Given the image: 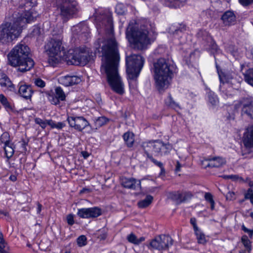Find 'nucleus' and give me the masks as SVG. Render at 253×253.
Here are the masks:
<instances>
[{
	"label": "nucleus",
	"instance_id": "obj_1",
	"mask_svg": "<svg viewBox=\"0 0 253 253\" xmlns=\"http://www.w3.org/2000/svg\"><path fill=\"white\" fill-rule=\"evenodd\" d=\"M101 71L106 74L108 84L116 93L122 95L125 92L124 85L118 73L119 54L117 43L114 39H109L102 47Z\"/></svg>",
	"mask_w": 253,
	"mask_h": 253
},
{
	"label": "nucleus",
	"instance_id": "obj_2",
	"mask_svg": "<svg viewBox=\"0 0 253 253\" xmlns=\"http://www.w3.org/2000/svg\"><path fill=\"white\" fill-rule=\"evenodd\" d=\"M150 25L145 21H129L126 29V38L135 49L143 50L150 43L148 30Z\"/></svg>",
	"mask_w": 253,
	"mask_h": 253
},
{
	"label": "nucleus",
	"instance_id": "obj_3",
	"mask_svg": "<svg viewBox=\"0 0 253 253\" xmlns=\"http://www.w3.org/2000/svg\"><path fill=\"white\" fill-rule=\"evenodd\" d=\"M29 54V47L25 43H18L8 54V63L13 67H18V71L20 72L29 71L34 66V62Z\"/></svg>",
	"mask_w": 253,
	"mask_h": 253
},
{
	"label": "nucleus",
	"instance_id": "obj_4",
	"mask_svg": "<svg viewBox=\"0 0 253 253\" xmlns=\"http://www.w3.org/2000/svg\"><path fill=\"white\" fill-rule=\"evenodd\" d=\"M27 17L16 18L13 23L5 22L0 26V42L3 44L11 42L20 35L22 28L26 23H31L34 17L28 12Z\"/></svg>",
	"mask_w": 253,
	"mask_h": 253
},
{
	"label": "nucleus",
	"instance_id": "obj_5",
	"mask_svg": "<svg viewBox=\"0 0 253 253\" xmlns=\"http://www.w3.org/2000/svg\"><path fill=\"white\" fill-rule=\"evenodd\" d=\"M155 79L159 90L167 88L172 79L174 67L169 59L160 58L154 64Z\"/></svg>",
	"mask_w": 253,
	"mask_h": 253
},
{
	"label": "nucleus",
	"instance_id": "obj_6",
	"mask_svg": "<svg viewBox=\"0 0 253 253\" xmlns=\"http://www.w3.org/2000/svg\"><path fill=\"white\" fill-rule=\"evenodd\" d=\"M61 34L57 36L53 35L45 45V52L48 56V62L53 67L56 66L61 61V52L64 51Z\"/></svg>",
	"mask_w": 253,
	"mask_h": 253
},
{
	"label": "nucleus",
	"instance_id": "obj_7",
	"mask_svg": "<svg viewBox=\"0 0 253 253\" xmlns=\"http://www.w3.org/2000/svg\"><path fill=\"white\" fill-rule=\"evenodd\" d=\"M141 147L144 152L152 151L156 156L168 155L173 148L171 144L164 143L160 140L143 142Z\"/></svg>",
	"mask_w": 253,
	"mask_h": 253
},
{
	"label": "nucleus",
	"instance_id": "obj_8",
	"mask_svg": "<svg viewBox=\"0 0 253 253\" xmlns=\"http://www.w3.org/2000/svg\"><path fill=\"white\" fill-rule=\"evenodd\" d=\"M145 62L140 55L133 54L126 57V72L130 80H136L138 77Z\"/></svg>",
	"mask_w": 253,
	"mask_h": 253
},
{
	"label": "nucleus",
	"instance_id": "obj_9",
	"mask_svg": "<svg viewBox=\"0 0 253 253\" xmlns=\"http://www.w3.org/2000/svg\"><path fill=\"white\" fill-rule=\"evenodd\" d=\"M65 59L68 64L84 66L88 62V53L84 48L69 49Z\"/></svg>",
	"mask_w": 253,
	"mask_h": 253
},
{
	"label": "nucleus",
	"instance_id": "obj_10",
	"mask_svg": "<svg viewBox=\"0 0 253 253\" xmlns=\"http://www.w3.org/2000/svg\"><path fill=\"white\" fill-rule=\"evenodd\" d=\"M58 8L60 9L61 15L66 18L71 17L79 10L76 1H62Z\"/></svg>",
	"mask_w": 253,
	"mask_h": 253
},
{
	"label": "nucleus",
	"instance_id": "obj_11",
	"mask_svg": "<svg viewBox=\"0 0 253 253\" xmlns=\"http://www.w3.org/2000/svg\"><path fill=\"white\" fill-rule=\"evenodd\" d=\"M173 244V240L169 235H161L152 240L150 246L152 248L164 250L168 249Z\"/></svg>",
	"mask_w": 253,
	"mask_h": 253
},
{
	"label": "nucleus",
	"instance_id": "obj_12",
	"mask_svg": "<svg viewBox=\"0 0 253 253\" xmlns=\"http://www.w3.org/2000/svg\"><path fill=\"white\" fill-rule=\"evenodd\" d=\"M67 120L70 127L79 131H82L85 127L90 126L89 123L82 116H68Z\"/></svg>",
	"mask_w": 253,
	"mask_h": 253
},
{
	"label": "nucleus",
	"instance_id": "obj_13",
	"mask_svg": "<svg viewBox=\"0 0 253 253\" xmlns=\"http://www.w3.org/2000/svg\"><path fill=\"white\" fill-rule=\"evenodd\" d=\"M191 194L187 192H182L179 191L169 192L168 197L169 199L174 201L177 204H180L190 198Z\"/></svg>",
	"mask_w": 253,
	"mask_h": 253
},
{
	"label": "nucleus",
	"instance_id": "obj_14",
	"mask_svg": "<svg viewBox=\"0 0 253 253\" xmlns=\"http://www.w3.org/2000/svg\"><path fill=\"white\" fill-rule=\"evenodd\" d=\"M121 184L126 188L135 190H140L141 188L140 180L134 178L123 177L121 179Z\"/></svg>",
	"mask_w": 253,
	"mask_h": 253
},
{
	"label": "nucleus",
	"instance_id": "obj_15",
	"mask_svg": "<svg viewBox=\"0 0 253 253\" xmlns=\"http://www.w3.org/2000/svg\"><path fill=\"white\" fill-rule=\"evenodd\" d=\"M58 81L60 84L68 86L79 84L81 82V79L77 76L66 75L60 77Z\"/></svg>",
	"mask_w": 253,
	"mask_h": 253
},
{
	"label": "nucleus",
	"instance_id": "obj_16",
	"mask_svg": "<svg viewBox=\"0 0 253 253\" xmlns=\"http://www.w3.org/2000/svg\"><path fill=\"white\" fill-rule=\"evenodd\" d=\"M0 85L1 87L8 91L15 92L16 89L8 76L0 70Z\"/></svg>",
	"mask_w": 253,
	"mask_h": 253
},
{
	"label": "nucleus",
	"instance_id": "obj_17",
	"mask_svg": "<svg viewBox=\"0 0 253 253\" xmlns=\"http://www.w3.org/2000/svg\"><path fill=\"white\" fill-rule=\"evenodd\" d=\"M242 114L252 117L253 116V101L250 98H243L241 101Z\"/></svg>",
	"mask_w": 253,
	"mask_h": 253
},
{
	"label": "nucleus",
	"instance_id": "obj_18",
	"mask_svg": "<svg viewBox=\"0 0 253 253\" xmlns=\"http://www.w3.org/2000/svg\"><path fill=\"white\" fill-rule=\"evenodd\" d=\"M223 24L225 26H231L236 23V17L232 11L228 10L225 12L221 17Z\"/></svg>",
	"mask_w": 253,
	"mask_h": 253
},
{
	"label": "nucleus",
	"instance_id": "obj_19",
	"mask_svg": "<svg viewBox=\"0 0 253 253\" xmlns=\"http://www.w3.org/2000/svg\"><path fill=\"white\" fill-rule=\"evenodd\" d=\"M243 143L247 148H253V126L246 129L243 135Z\"/></svg>",
	"mask_w": 253,
	"mask_h": 253
},
{
	"label": "nucleus",
	"instance_id": "obj_20",
	"mask_svg": "<svg viewBox=\"0 0 253 253\" xmlns=\"http://www.w3.org/2000/svg\"><path fill=\"white\" fill-rule=\"evenodd\" d=\"M18 86V93L21 97L26 99L31 98L34 91L31 85L20 83Z\"/></svg>",
	"mask_w": 253,
	"mask_h": 253
},
{
	"label": "nucleus",
	"instance_id": "obj_21",
	"mask_svg": "<svg viewBox=\"0 0 253 253\" xmlns=\"http://www.w3.org/2000/svg\"><path fill=\"white\" fill-rule=\"evenodd\" d=\"M73 32L75 34L79 35L81 39L85 40L87 38L89 30L86 25L81 24L74 27Z\"/></svg>",
	"mask_w": 253,
	"mask_h": 253
},
{
	"label": "nucleus",
	"instance_id": "obj_22",
	"mask_svg": "<svg viewBox=\"0 0 253 253\" xmlns=\"http://www.w3.org/2000/svg\"><path fill=\"white\" fill-rule=\"evenodd\" d=\"M37 4L36 1H34V2H33L32 1H25V3L24 4L22 3L21 4V6L23 7H24L25 9V12L24 13L21 15L20 16L17 17V18H23L27 17V16H26L25 14L29 12L32 16L34 17V20L33 21H34L35 18H36V16L33 15V13L30 11L31 8L33 7L34 5H36ZM32 21H31V22Z\"/></svg>",
	"mask_w": 253,
	"mask_h": 253
},
{
	"label": "nucleus",
	"instance_id": "obj_23",
	"mask_svg": "<svg viewBox=\"0 0 253 253\" xmlns=\"http://www.w3.org/2000/svg\"><path fill=\"white\" fill-rule=\"evenodd\" d=\"M206 160L209 161L207 167L218 168L225 163V160L220 157H213Z\"/></svg>",
	"mask_w": 253,
	"mask_h": 253
},
{
	"label": "nucleus",
	"instance_id": "obj_24",
	"mask_svg": "<svg viewBox=\"0 0 253 253\" xmlns=\"http://www.w3.org/2000/svg\"><path fill=\"white\" fill-rule=\"evenodd\" d=\"M124 141L127 147H132L134 142V135L133 133L127 131L125 132L123 136Z\"/></svg>",
	"mask_w": 253,
	"mask_h": 253
},
{
	"label": "nucleus",
	"instance_id": "obj_25",
	"mask_svg": "<svg viewBox=\"0 0 253 253\" xmlns=\"http://www.w3.org/2000/svg\"><path fill=\"white\" fill-rule=\"evenodd\" d=\"M126 238L129 243L136 245H139L141 242L144 241L145 240V238L144 237H141L139 238H137L136 236L132 233L128 235Z\"/></svg>",
	"mask_w": 253,
	"mask_h": 253
},
{
	"label": "nucleus",
	"instance_id": "obj_26",
	"mask_svg": "<svg viewBox=\"0 0 253 253\" xmlns=\"http://www.w3.org/2000/svg\"><path fill=\"white\" fill-rule=\"evenodd\" d=\"M185 1H164V4L170 8L176 9L183 6Z\"/></svg>",
	"mask_w": 253,
	"mask_h": 253
},
{
	"label": "nucleus",
	"instance_id": "obj_27",
	"mask_svg": "<svg viewBox=\"0 0 253 253\" xmlns=\"http://www.w3.org/2000/svg\"><path fill=\"white\" fill-rule=\"evenodd\" d=\"M4 149L6 158L10 159L13 156L14 150L8 140L4 142Z\"/></svg>",
	"mask_w": 253,
	"mask_h": 253
},
{
	"label": "nucleus",
	"instance_id": "obj_28",
	"mask_svg": "<svg viewBox=\"0 0 253 253\" xmlns=\"http://www.w3.org/2000/svg\"><path fill=\"white\" fill-rule=\"evenodd\" d=\"M0 102L7 111H12L13 110L10 103L8 101L7 98L2 94H0Z\"/></svg>",
	"mask_w": 253,
	"mask_h": 253
},
{
	"label": "nucleus",
	"instance_id": "obj_29",
	"mask_svg": "<svg viewBox=\"0 0 253 253\" xmlns=\"http://www.w3.org/2000/svg\"><path fill=\"white\" fill-rule=\"evenodd\" d=\"M153 200V197L151 195H147L146 198L138 203V206L140 208H145L149 206Z\"/></svg>",
	"mask_w": 253,
	"mask_h": 253
},
{
	"label": "nucleus",
	"instance_id": "obj_30",
	"mask_svg": "<svg viewBox=\"0 0 253 253\" xmlns=\"http://www.w3.org/2000/svg\"><path fill=\"white\" fill-rule=\"evenodd\" d=\"M88 210L89 218L97 217L102 214L101 209L98 207L89 208Z\"/></svg>",
	"mask_w": 253,
	"mask_h": 253
},
{
	"label": "nucleus",
	"instance_id": "obj_31",
	"mask_svg": "<svg viewBox=\"0 0 253 253\" xmlns=\"http://www.w3.org/2000/svg\"><path fill=\"white\" fill-rule=\"evenodd\" d=\"M216 68L218 69L217 65H216ZM217 71L218 70H217ZM218 74L220 81L222 84L229 83L233 79V77L230 74L220 73L219 71H218Z\"/></svg>",
	"mask_w": 253,
	"mask_h": 253
},
{
	"label": "nucleus",
	"instance_id": "obj_32",
	"mask_svg": "<svg viewBox=\"0 0 253 253\" xmlns=\"http://www.w3.org/2000/svg\"><path fill=\"white\" fill-rule=\"evenodd\" d=\"M241 242L247 250L248 253H251L252 248L251 241L248 239L247 235H243L241 238Z\"/></svg>",
	"mask_w": 253,
	"mask_h": 253
},
{
	"label": "nucleus",
	"instance_id": "obj_33",
	"mask_svg": "<svg viewBox=\"0 0 253 253\" xmlns=\"http://www.w3.org/2000/svg\"><path fill=\"white\" fill-rule=\"evenodd\" d=\"M244 75L245 81L253 86V68L249 69Z\"/></svg>",
	"mask_w": 253,
	"mask_h": 253
},
{
	"label": "nucleus",
	"instance_id": "obj_34",
	"mask_svg": "<svg viewBox=\"0 0 253 253\" xmlns=\"http://www.w3.org/2000/svg\"><path fill=\"white\" fill-rule=\"evenodd\" d=\"M171 33L175 35L178 34L179 32L183 33L186 30V26L184 24H179L178 27L175 28L174 26L170 27Z\"/></svg>",
	"mask_w": 253,
	"mask_h": 253
},
{
	"label": "nucleus",
	"instance_id": "obj_35",
	"mask_svg": "<svg viewBox=\"0 0 253 253\" xmlns=\"http://www.w3.org/2000/svg\"><path fill=\"white\" fill-rule=\"evenodd\" d=\"M194 233L199 244H204L207 242L205 234L200 229L194 231Z\"/></svg>",
	"mask_w": 253,
	"mask_h": 253
},
{
	"label": "nucleus",
	"instance_id": "obj_36",
	"mask_svg": "<svg viewBox=\"0 0 253 253\" xmlns=\"http://www.w3.org/2000/svg\"><path fill=\"white\" fill-rule=\"evenodd\" d=\"M165 103L167 106L173 109H176L177 108H179V105L173 100L170 94H169L167 98L165 99Z\"/></svg>",
	"mask_w": 253,
	"mask_h": 253
},
{
	"label": "nucleus",
	"instance_id": "obj_37",
	"mask_svg": "<svg viewBox=\"0 0 253 253\" xmlns=\"http://www.w3.org/2000/svg\"><path fill=\"white\" fill-rule=\"evenodd\" d=\"M7 244L3 238V235L1 232H0V253H9L7 249Z\"/></svg>",
	"mask_w": 253,
	"mask_h": 253
},
{
	"label": "nucleus",
	"instance_id": "obj_38",
	"mask_svg": "<svg viewBox=\"0 0 253 253\" xmlns=\"http://www.w3.org/2000/svg\"><path fill=\"white\" fill-rule=\"evenodd\" d=\"M109 121V119L105 117L102 116L97 118L95 122V125L96 127H100L106 125Z\"/></svg>",
	"mask_w": 253,
	"mask_h": 253
},
{
	"label": "nucleus",
	"instance_id": "obj_39",
	"mask_svg": "<svg viewBox=\"0 0 253 253\" xmlns=\"http://www.w3.org/2000/svg\"><path fill=\"white\" fill-rule=\"evenodd\" d=\"M102 24L107 27V28H109L111 31H112L113 26L112 17L110 15L105 16L102 21Z\"/></svg>",
	"mask_w": 253,
	"mask_h": 253
},
{
	"label": "nucleus",
	"instance_id": "obj_40",
	"mask_svg": "<svg viewBox=\"0 0 253 253\" xmlns=\"http://www.w3.org/2000/svg\"><path fill=\"white\" fill-rule=\"evenodd\" d=\"M77 215L82 218H89L88 208H82L78 209Z\"/></svg>",
	"mask_w": 253,
	"mask_h": 253
},
{
	"label": "nucleus",
	"instance_id": "obj_41",
	"mask_svg": "<svg viewBox=\"0 0 253 253\" xmlns=\"http://www.w3.org/2000/svg\"><path fill=\"white\" fill-rule=\"evenodd\" d=\"M55 95L60 101L65 100L66 95L62 88L60 86L56 87L55 89Z\"/></svg>",
	"mask_w": 253,
	"mask_h": 253
},
{
	"label": "nucleus",
	"instance_id": "obj_42",
	"mask_svg": "<svg viewBox=\"0 0 253 253\" xmlns=\"http://www.w3.org/2000/svg\"><path fill=\"white\" fill-rule=\"evenodd\" d=\"M126 10V6L122 3H118L115 8L116 13L120 15H123Z\"/></svg>",
	"mask_w": 253,
	"mask_h": 253
},
{
	"label": "nucleus",
	"instance_id": "obj_43",
	"mask_svg": "<svg viewBox=\"0 0 253 253\" xmlns=\"http://www.w3.org/2000/svg\"><path fill=\"white\" fill-rule=\"evenodd\" d=\"M205 199L211 204V210L214 209V201L212 195L210 193H206L205 194Z\"/></svg>",
	"mask_w": 253,
	"mask_h": 253
},
{
	"label": "nucleus",
	"instance_id": "obj_44",
	"mask_svg": "<svg viewBox=\"0 0 253 253\" xmlns=\"http://www.w3.org/2000/svg\"><path fill=\"white\" fill-rule=\"evenodd\" d=\"M150 152H144L146 154L147 158L149 159L152 163H153L155 165L158 167H162V165H163V163L161 162L158 161L155 159L153 157V156L151 154L149 153Z\"/></svg>",
	"mask_w": 253,
	"mask_h": 253
},
{
	"label": "nucleus",
	"instance_id": "obj_45",
	"mask_svg": "<svg viewBox=\"0 0 253 253\" xmlns=\"http://www.w3.org/2000/svg\"><path fill=\"white\" fill-rule=\"evenodd\" d=\"M19 151L21 153H26L27 151V146L28 145V142L22 140L19 142Z\"/></svg>",
	"mask_w": 253,
	"mask_h": 253
},
{
	"label": "nucleus",
	"instance_id": "obj_46",
	"mask_svg": "<svg viewBox=\"0 0 253 253\" xmlns=\"http://www.w3.org/2000/svg\"><path fill=\"white\" fill-rule=\"evenodd\" d=\"M77 242L79 247L85 246L87 243L86 237L84 235L79 236L77 239Z\"/></svg>",
	"mask_w": 253,
	"mask_h": 253
},
{
	"label": "nucleus",
	"instance_id": "obj_47",
	"mask_svg": "<svg viewBox=\"0 0 253 253\" xmlns=\"http://www.w3.org/2000/svg\"><path fill=\"white\" fill-rule=\"evenodd\" d=\"M245 199H249L251 203L253 205V190L252 188H249L247 192L245 194Z\"/></svg>",
	"mask_w": 253,
	"mask_h": 253
},
{
	"label": "nucleus",
	"instance_id": "obj_48",
	"mask_svg": "<svg viewBox=\"0 0 253 253\" xmlns=\"http://www.w3.org/2000/svg\"><path fill=\"white\" fill-rule=\"evenodd\" d=\"M47 120H43L40 118H36L35 119V122L36 124L40 125L42 128L44 129L46 127L47 123H47Z\"/></svg>",
	"mask_w": 253,
	"mask_h": 253
},
{
	"label": "nucleus",
	"instance_id": "obj_49",
	"mask_svg": "<svg viewBox=\"0 0 253 253\" xmlns=\"http://www.w3.org/2000/svg\"><path fill=\"white\" fill-rule=\"evenodd\" d=\"M48 99L52 104L57 105L60 103V100L55 95L48 94Z\"/></svg>",
	"mask_w": 253,
	"mask_h": 253
},
{
	"label": "nucleus",
	"instance_id": "obj_50",
	"mask_svg": "<svg viewBox=\"0 0 253 253\" xmlns=\"http://www.w3.org/2000/svg\"><path fill=\"white\" fill-rule=\"evenodd\" d=\"M34 83L36 86L39 87L43 88L45 86V82L39 78L34 79Z\"/></svg>",
	"mask_w": 253,
	"mask_h": 253
},
{
	"label": "nucleus",
	"instance_id": "obj_51",
	"mask_svg": "<svg viewBox=\"0 0 253 253\" xmlns=\"http://www.w3.org/2000/svg\"><path fill=\"white\" fill-rule=\"evenodd\" d=\"M66 220L68 224L69 225H73L75 223L74 215L72 214H69L67 215L66 217Z\"/></svg>",
	"mask_w": 253,
	"mask_h": 253
},
{
	"label": "nucleus",
	"instance_id": "obj_52",
	"mask_svg": "<svg viewBox=\"0 0 253 253\" xmlns=\"http://www.w3.org/2000/svg\"><path fill=\"white\" fill-rule=\"evenodd\" d=\"M241 229L245 232L249 234L250 238L252 239L253 238V230L249 229L244 224H243L242 225Z\"/></svg>",
	"mask_w": 253,
	"mask_h": 253
},
{
	"label": "nucleus",
	"instance_id": "obj_53",
	"mask_svg": "<svg viewBox=\"0 0 253 253\" xmlns=\"http://www.w3.org/2000/svg\"><path fill=\"white\" fill-rule=\"evenodd\" d=\"M209 100L212 105H216L217 102V99L216 98V96L214 95H209Z\"/></svg>",
	"mask_w": 253,
	"mask_h": 253
},
{
	"label": "nucleus",
	"instance_id": "obj_54",
	"mask_svg": "<svg viewBox=\"0 0 253 253\" xmlns=\"http://www.w3.org/2000/svg\"><path fill=\"white\" fill-rule=\"evenodd\" d=\"M197 220L195 217H192L190 219V223L192 225L194 231L199 229L197 225Z\"/></svg>",
	"mask_w": 253,
	"mask_h": 253
},
{
	"label": "nucleus",
	"instance_id": "obj_55",
	"mask_svg": "<svg viewBox=\"0 0 253 253\" xmlns=\"http://www.w3.org/2000/svg\"><path fill=\"white\" fill-rule=\"evenodd\" d=\"M210 46L211 49L216 52H218V50H219L217 45L214 41L211 42Z\"/></svg>",
	"mask_w": 253,
	"mask_h": 253
},
{
	"label": "nucleus",
	"instance_id": "obj_56",
	"mask_svg": "<svg viewBox=\"0 0 253 253\" xmlns=\"http://www.w3.org/2000/svg\"><path fill=\"white\" fill-rule=\"evenodd\" d=\"M101 232L102 234H98V238H99L100 240H105L107 237V234L106 232L104 231V230H103L102 231L99 230L98 233Z\"/></svg>",
	"mask_w": 253,
	"mask_h": 253
},
{
	"label": "nucleus",
	"instance_id": "obj_57",
	"mask_svg": "<svg viewBox=\"0 0 253 253\" xmlns=\"http://www.w3.org/2000/svg\"><path fill=\"white\" fill-rule=\"evenodd\" d=\"M222 177L225 179H232L234 180L237 179L238 177V176L236 175H224L222 176Z\"/></svg>",
	"mask_w": 253,
	"mask_h": 253
},
{
	"label": "nucleus",
	"instance_id": "obj_58",
	"mask_svg": "<svg viewBox=\"0 0 253 253\" xmlns=\"http://www.w3.org/2000/svg\"><path fill=\"white\" fill-rule=\"evenodd\" d=\"M47 125L49 126L51 128H55L56 123L52 120H47Z\"/></svg>",
	"mask_w": 253,
	"mask_h": 253
},
{
	"label": "nucleus",
	"instance_id": "obj_59",
	"mask_svg": "<svg viewBox=\"0 0 253 253\" xmlns=\"http://www.w3.org/2000/svg\"><path fill=\"white\" fill-rule=\"evenodd\" d=\"M65 126V124L63 122H58L56 123L55 128L60 129Z\"/></svg>",
	"mask_w": 253,
	"mask_h": 253
},
{
	"label": "nucleus",
	"instance_id": "obj_60",
	"mask_svg": "<svg viewBox=\"0 0 253 253\" xmlns=\"http://www.w3.org/2000/svg\"><path fill=\"white\" fill-rule=\"evenodd\" d=\"M235 194L234 192H229L226 195V199L229 200H231L234 198Z\"/></svg>",
	"mask_w": 253,
	"mask_h": 253
},
{
	"label": "nucleus",
	"instance_id": "obj_61",
	"mask_svg": "<svg viewBox=\"0 0 253 253\" xmlns=\"http://www.w3.org/2000/svg\"><path fill=\"white\" fill-rule=\"evenodd\" d=\"M239 2L244 6H247L253 3V1H239Z\"/></svg>",
	"mask_w": 253,
	"mask_h": 253
},
{
	"label": "nucleus",
	"instance_id": "obj_62",
	"mask_svg": "<svg viewBox=\"0 0 253 253\" xmlns=\"http://www.w3.org/2000/svg\"><path fill=\"white\" fill-rule=\"evenodd\" d=\"M207 34H208V33L206 31L200 30L198 32V33H197V36L199 38H202L204 39V38H203V36L204 35H207Z\"/></svg>",
	"mask_w": 253,
	"mask_h": 253
},
{
	"label": "nucleus",
	"instance_id": "obj_63",
	"mask_svg": "<svg viewBox=\"0 0 253 253\" xmlns=\"http://www.w3.org/2000/svg\"><path fill=\"white\" fill-rule=\"evenodd\" d=\"M181 167V164L179 163V162L177 161L176 167H175V171L176 172L180 171Z\"/></svg>",
	"mask_w": 253,
	"mask_h": 253
},
{
	"label": "nucleus",
	"instance_id": "obj_64",
	"mask_svg": "<svg viewBox=\"0 0 253 253\" xmlns=\"http://www.w3.org/2000/svg\"><path fill=\"white\" fill-rule=\"evenodd\" d=\"M247 54L250 58H253V48L248 50Z\"/></svg>",
	"mask_w": 253,
	"mask_h": 253
}]
</instances>
